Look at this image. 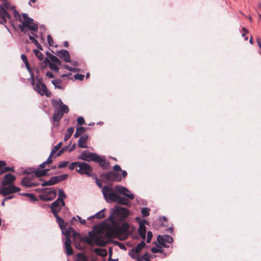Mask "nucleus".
Segmentation results:
<instances>
[{
    "label": "nucleus",
    "mask_w": 261,
    "mask_h": 261,
    "mask_svg": "<svg viewBox=\"0 0 261 261\" xmlns=\"http://www.w3.org/2000/svg\"><path fill=\"white\" fill-rule=\"evenodd\" d=\"M13 15L16 18H19V20L22 22L21 24L19 25V28L21 32L26 33L27 32V28L33 31H37L38 25L33 22V19L29 17L25 13L22 14L23 20H21L19 13L15 9L13 10Z\"/></svg>",
    "instance_id": "2"
},
{
    "label": "nucleus",
    "mask_w": 261,
    "mask_h": 261,
    "mask_svg": "<svg viewBox=\"0 0 261 261\" xmlns=\"http://www.w3.org/2000/svg\"><path fill=\"white\" fill-rule=\"evenodd\" d=\"M21 59L22 60V61H23L24 63L25 64V65L26 66V67L27 68L28 70H29V71L31 73V71H30V67H29V62H28V61L27 60V57L25 56V55L23 54V55H21Z\"/></svg>",
    "instance_id": "40"
},
{
    "label": "nucleus",
    "mask_w": 261,
    "mask_h": 261,
    "mask_svg": "<svg viewBox=\"0 0 261 261\" xmlns=\"http://www.w3.org/2000/svg\"><path fill=\"white\" fill-rule=\"evenodd\" d=\"M74 77L76 80L82 81L84 79V75L81 74H76L74 75Z\"/></svg>",
    "instance_id": "49"
},
{
    "label": "nucleus",
    "mask_w": 261,
    "mask_h": 261,
    "mask_svg": "<svg viewBox=\"0 0 261 261\" xmlns=\"http://www.w3.org/2000/svg\"><path fill=\"white\" fill-rule=\"evenodd\" d=\"M103 176L106 179L110 181H120L122 179L121 176L119 174L113 171L107 173Z\"/></svg>",
    "instance_id": "17"
},
{
    "label": "nucleus",
    "mask_w": 261,
    "mask_h": 261,
    "mask_svg": "<svg viewBox=\"0 0 261 261\" xmlns=\"http://www.w3.org/2000/svg\"><path fill=\"white\" fill-rule=\"evenodd\" d=\"M20 195L28 197L31 199V200L33 201H35L37 200L35 195L31 193H21Z\"/></svg>",
    "instance_id": "37"
},
{
    "label": "nucleus",
    "mask_w": 261,
    "mask_h": 261,
    "mask_svg": "<svg viewBox=\"0 0 261 261\" xmlns=\"http://www.w3.org/2000/svg\"><path fill=\"white\" fill-rule=\"evenodd\" d=\"M79 169H76V171L81 174H86L88 176H91V173L92 171V168L88 164L85 162H80Z\"/></svg>",
    "instance_id": "11"
},
{
    "label": "nucleus",
    "mask_w": 261,
    "mask_h": 261,
    "mask_svg": "<svg viewBox=\"0 0 261 261\" xmlns=\"http://www.w3.org/2000/svg\"><path fill=\"white\" fill-rule=\"evenodd\" d=\"M48 57L53 62L52 63H54L58 65H61V61L56 56L49 54L48 55Z\"/></svg>",
    "instance_id": "29"
},
{
    "label": "nucleus",
    "mask_w": 261,
    "mask_h": 261,
    "mask_svg": "<svg viewBox=\"0 0 261 261\" xmlns=\"http://www.w3.org/2000/svg\"><path fill=\"white\" fill-rule=\"evenodd\" d=\"M58 195L59 197L57 199H60L61 201H64L63 199L66 198V195L64 193V191L60 189L59 190Z\"/></svg>",
    "instance_id": "41"
},
{
    "label": "nucleus",
    "mask_w": 261,
    "mask_h": 261,
    "mask_svg": "<svg viewBox=\"0 0 261 261\" xmlns=\"http://www.w3.org/2000/svg\"><path fill=\"white\" fill-rule=\"evenodd\" d=\"M122 175L123 177H125L127 176V172L125 170L122 171Z\"/></svg>",
    "instance_id": "64"
},
{
    "label": "nucleus",
    "mask_w": 261,
    "mask_h": 261,
    "mask_svg": "<svg viewBox=\"0 0 261 261\" xmlns=\"http://www.w3.org/2000/svg\"><path fill=\"white\" fill-rule=\"evenodd\" d=\"M102 193L105 199L108 202H116L126 206L130 205V202L127 199L120 196L111 187L107 186H104L102 189Z\"/></svg>",
    "instance_id": "1"
},
{
    "label": "nucleus",
    "mask_w": 261,
    "mask_h": 261,
    "mask_svg": "<svg viewBox=\"0 0 261 261\" xmlns=\"http://www.w3.org/2000/svg\"><path fill=\"white\" fill-rule=\"evenodd\" d=\"M65 205L64 201H61L60 199H57L52 203L50 205V209L52 213L55 215L57 214L61 210L62 206Z\"/></svg>",
    "instance_id": "14"
},
{
    "label": "nucleus",
    "mask_w": 261,
    "mask_h": 261,
    "mask_svg": "<svg viewBox=\"0 0 261 261\" xmlns=\"http://www.w3.org/2000/svg\"><path fill=\"white\" fill-rule=\"evenodd\" d=\"M88 140V136L84 135L80 138L78 141L77 145L79 147L86 148H87V141Z\"/></svg>",
    "instance_id": "25"
},
{
    "label": "nucleus",
    "mask_w": 261,
    "mask_h": 261,
    "mask_svg": "<svg viewBox=\"0 0 261 261\" xmlns=\"http://www.w3.org/2000/svg\"><path fill=\"white\" fill-rule=\"evenodd\" d=\"M47 40L49 46H54V40L50 35H47Z\"/></svg>",
    "instance_id": "48"
},
{
    "label": "nucleus",
    "mask_w": 261,
    "mask_h": 261,
    "mask_svg": "<svg viewBox=\"0 0 261 261\" xmlns=\"http://www.w3.org/2000/svg\"><path fill=\"white\" fill-rule=\"evenodd\" d=\"M62 231V233L65 236L66 239L69 238L70 232L72 231V228L69 227L68 228H66V227H64L63 228H61Z\"/></svg>",
    "instance_id": "35"
},
{
    "label": "nucleus",
    "mask_w": 261,
    "mask_h": 261,
    "mask_svg": "<svg viewBox=\"0 0 261 261\" xmlns=\"http://www.w3.org/2000/svg\"><path fill=\"white\" fill-rule=\"evenodd\" d=\"M21 184L23 186L25 187H32L37 185V184L34 182L29 178L26 177L22 179Z\"/></svg>",
    "instance_id": "23"
},
{
    "label": "nucleus",
    "mask_w": 261,
    "mask_h": 261,
    "mask_svg": "<svg viewBox=\"0 0 261 261\" xmlns=\"http://www.w3.org/2000/svg\"><path fill=\"white\" fill-rule=\"evenodd\" d=\"M150 209L147 207L141 208V213L143 217H147L149 215Z\"/></svg>",
    "instance_id": "42"
},
{
    "label": "nucleus",
    "mask_w": 261,
    "mask_h": 261,
    "mask_svg": "<svg viewBox=\"0 0 261 261\" xmlns=\"http://www.w3.org/2000/svg\"><path fill=\"white\" fill-rule=\"evenodd\" d=\"M137 261H143V258L142 256H140L139 255L137 256V258H135Z\"/></svg>",
    "instance_id": "61"
},
{
    "label": "nucleus",
    "mask_w": 261,
    "mask_h": 261,
    "mask_svg": "<svg viewBox=\"0 0 261 261\" xmlns=\"http://www.w3.org/2000/svg\"><path fill=\"white\" fill-rule=\"evenodd\" d=\"M34 53L40 60L41 61L44 58L43 55L39 50L37 49H34Z\"/></svg>",
    "instance_id": "43"
},
{
    "label": "nucleus",
    "mask_w": 261,
    "mask_h": 261,
    "mask_svg": "<svg viewBox=\"0 0 261 261\" xmlns=\"http://www.w3.org/2000/svg\"><path fill=\"white\" fill-rule=\"evenodd\" d=\"M61 145H62V142H60L54 147V148L51 150V151L50 153V155L49 156H50V158H51V157L55 154V153L60 148V147H61Z\"/></svg>",
    "instance_id": "36"
},
{
    "label": "nucleus",
    "mask_w": 261,
    "mask_h": 261,
    "mask_svg": "<svg viewBox=\"0 0 261 261\" xmlns=\"http://www.w3.org/2000/svg\"><path fill=\"white\" fill-rule=\"evenodd\" d=\"M71 243V242L69 238H67L64 242V245L66 249V252L68 255H71L73 253Z\"/></svg>",
    "instance_id": "24"
},
{
    "label": "nucleus",
    "mask_w": 261,
    "mask_h": 261,
    "mask_svg": "<svg viewBox=\"0 0 261 261\" xmlns=\"http://www.w3.org/2000/svg\"><path fill=\"white\" fill-rule=\"evenodd\" d=\"M147 237L150 238L152 239V233L150 231H148L147 232Z\"/></svg>",
    "instance_id": "63"
},
{
    "label": "nucleus",
    "mask_w": 261,
    "mask_h": 261,
    "mask_svg": "<svg viewBox=\"0 0 261 261\" xmlns=\"http://www.w3.org/2000/svg\"><path fill=\"white\" fill-rule=\"evenodd\" d=\"M80 162H72L69 166V168L70 170H73L75 168H77L79 166Z\"/></svg>",
    "instance_id": "45"
},
{
    "label": "nucleus",
    "mask_w": 261,
    "mask_h": 261,
    "mask_svg": "<svg viewBox=\"0 0 261 261\" xmlns=\"http://www.w3.org/2000/svg\"><path fill=\"white\" fill-rule=\"evenodd\" d=\"M94 252L98 255L105 256L107 255V251L104 249L95 248Z\"/></svg>",
    "instance_id": "31"
},
{
    "label": "nucleus",
    "mask_w": 261,
    "mask_h": 261,
    "mask_svg": "<svg viewBox=\"0 0 261 261\" xmlns=\"http://www.w3.org/2000/svg\"><path fill=\"white\" fill-rule=\"evenodd\" d=\"M69 164V162H67V161H62V162H60L59 163V165H58V168H65L66 167L67 165Z\"/></svg>",
    "instance_id": "47"
},
{
    "label": "nucleus",
    "mask_w": 261,
    "mask_h": 261,
    "mask_svg": "<svg viewBox=\"0 0 261 261\" xmlns=\"http://www.w3.org/2000/svg\"><path fill=\"white\" fill-rule=\"evenodd\" d=\"M85 129L83 127H79L77 128L76 130L77 133H78L79 134H80V135H81L82 134H83L84 132H85Z\"/></svg>",
    "instance_id": "51"
},
{
    "label": "nucleus",
    "mask_w": 261,
    "mask_h": 261,
    "mask_svg": "<svg viewBox=\"0 0 261 261\" xmlns=\"http://www.w3.org/2000/svg\"><path fill=\"white\" fill-rule=\"evenodd\" d=\"M77 122L80 125H82L85 123V120L82 116L79 117L77 118Z\"/></svg>",
    "instance_id": "50"
},
{
    "label": "nucleus",
    "mask_w": 261,
    "mask_h": 261,
    "mask_svg": "<svg viewBox=\"0 0 261 261\" xmlns=\"http://www.w3.org/2000/svg\"><path fill=\"white\" fill-rule=\"evenodd\" d=\"M46 75L49 78H53L54 77L53 73L50 71L47 72Z\"/></svg>",
    "instance_id": "59"
},
{
    "label": "nucleus",
    "mask_w": 261,
    "mask_h": 261,
    "mask_svg": "<svg viewBox=\"0 0 261 261\" xmlns=\"http://www.w3.org/2000/svg\"><path fill=\"white\" fill-rule=\"evenodd\" d=\"M115 210L118 215H120L121 219H124L128 214V210L124 207L116 206L115 207Z\"/></svg>",
    "instance_id": "21"
},
{
    "label": "nucleus",
    "mask_w": 261,
    "mask_h": 261,
    "mask_svg": "<svg viewBox=\"0 0 261 261\" xmlns=\"http://www.w3.org/2000/svg\"><path fill=\"white\" fill-rule=\"evenodd\" d=\"M152 253H162L163 250L160 246H156L155 247H152L151 249Z\"/></svg>",
    "instance_id": "39"
},
{
    "label": "nucleus",
    "mask_w": 261,
    "mask_h": 261,
    "mask_svg": "<svg viewBox=\"0 0 261 261\" xmlns=\"http://www.w3.org/2000/svg\"><path fill=\"white\" fill-rule=\"evenodd\" d=\"M57 65H58L55 64L54 63H49V67L52 71L58 72L59 71V68Z\"/></svg>",
    "instance_id": "44"
},
{
    "label": "nucleus",
    "mask_w": 261,
    "mask_h": 261,
    "mask_svg": "<svg viewBox=\"0 0 261 261\" xmlns=\"http://www.w3.org/2000/svg\"><path fill=\"white\" fill-rule=\"evenodd\" d=\"M59 57L66 62H70V56L68 51L62 49L57 51Z\"/></svg>",
    "instance_id": "20"
},
{
    "label": "nucleus",
    "mask_w": 261,
    "mask_h": 261,
    "mask_svg": "<svg viewBox=\"0 0 261 261\" xmlns=\"http://www.w3.org/2000/svg\"><path fill=\"white\" fill-rule=\"evenodd\" d=\"M105 209H102L101 211L96 213L95 215L88 218V220H90L92 218H96L97 219H101L105 217L104 211Z\"/></svg>",
    "instance_id": "28"
},
{
    "label": "nucleus",
    "mask_w": 261,
    "mask_h": 261,
    "mask_svg": "<svg viewBox=\"0 0 261 261\" xmlns=\"http://www.w3.org/2000/svg\"><path fill=\"white\" fill-rule=\"evenodd\" d=\"M114 170L115 171H120L121 170V168L120 167V166H119L118 165H115L114 166Z\"/></svg>",
    "instance_id": "58"
},
{
    "label": "nucleus",
    "mask_w": 261,
    "mask_h": 261,
    "mask_svg": "<svg viewBox=\"0 0 261 261\" xmlns=\"http://www.w3.org/2000/svg\"><path fill=\"white\" fill-rule=\"evenodd\" d=\"M53 161L50 156H49L46 161L43 162L39 165L38 167L34 172L36 176L41 177L47 174V172L49 171V169H44L43 168L45 165L50 164L52 163Z\"/></svg>",
    "instance_id": "8"
},
{
    "label": "nucleus",
    "mask_w": 261,
    "mask_h": 261,
    "mask_svg": "<svg viewBox=\"0 0 261 261\" xmlns=\"http://www.w3.org/2000/svg\"><path fill=\"white\" fill-rule=\"evenodd\" d=\"M115 190L117 192L125 196L127 199H133L134 195L126 188L121 186H116Z\"/></svg>",
    "instance_id": "12"
},
{
    "label": "nucleus",
    "mask_w": 261,
    "mask_h": 261,
    "mask_svg": "<svg viewBox=\"0 0 261 261\" xmlns=\"http://www.w3.org/2000/svg\"><path fill=\"white\" fill-rule=\"evenodd\" d=\"M51 83L54 86L55 88L59 89H64L65 85L63 83L62 80L60 79L53 80L51 81Z\"/></svg>",
    "instance_id": "26"
},
{
    "label": "nucleus",
    "mask_w": 261,
    "mask_h": 261,
    "mask_svg": "<svg viewBox=\"0 0 261 261\" xmlns=\"http://www.w3.org/2000/svg\"><path fill=\"white\" fill-rule=\"evenodd\" d=\"M52 105L55 108L56 111L63 113H67L69 109L68 106L62 102L61 99L58 100H52Z\"/></svg>",
    "instance_id": "9"
},
{
    "label": "nucleus",
    "mask_w": 261,
    "mask_h": 261,
    "mask_svg": "<svg viewBox=\"0 0 261 261\" xmlns=\"http://www.w3.org/2000/svg\"><path fill=\"white\" fill-rule=\"evenodd\" d=\"M33 35V36H32L31 35H29V39L30 40L33 42L34 40H35V38H37V35L34 34V33H32Z\"/></svg>",
    "instance_id": "56"
},
{
    "label": "nucleus",
    "mask_w": 261,
    "mask_h": 261,
    "mask_svg": "<svg viewBox=\"0 0 261 261\" xmlns=\"http://www.w3.org/2000/svg\"><path fill=\"white\" fill-rule=\"evenodd\" d=\"M89 236L84 237H79V241L80 243H86L90 245H93L95 244V234L93 235L92 232H89Z\"/></svg>",
    "instance_id": "15"
},
{
    "label": "nucleus",
    "mask_w": 261,
    "mask_h": 261,
    "mask_svg": "<svg viewBox=\"0 0 261 261\" xmlns=\"http://www.w3.org/2000/svg\"><path fill=\"white\" fill-rule=\"evenodd\" d=\"M54 215L56 218L57 221V222H58V223L60 228H63L64 227H66V225L64 223V220L62 218L59 217L58 216V215H57V214H55Z\"/></svg>",
    "instance_id": "32"
},
{
    "label": "nucleus",
    "mask_w": 261,
    "mask_h": 261,
    "mask_svg": "<svg viewBox=\"0 0 261 261\" xmlns=\"http://www.w3.org/2000/svg\"><path fill=\"white\" fill-rule=\"evenodd\" d=\"M77 218L82 224H85L86 223V220L85 219H82L80 216H77Z\"/></svg>",
    "instance_id": "57"
},
{
    "label": "nucleus",
    "mask_w": 261,
    "mask_h": 261,
    "mask_svg": "<svg viewBox=\"0 0 261 261\" xmlns=\"http://www.w3.org/2000/svg\"><path fill=\"white\" fill-rule=\"evenodd\" d=\"M79 159L86 161H93L98 163L103 168H107L109 166V163L106 162L104 156H100L94 153H88L84 151L79 156Z\"/></svg>",
    "instance_id": "3"
},
{
    "label": "nucleus",
    "mask_w": 261,
    "mask_h": 261,
    "mask_svg": "<svg viewBox=\"0 0 261 261\" xmlns=\"http://www.w3.org/2000/svg\"><path fill=\"white\" fill-rule=\"evenodd\" d=\"M74 128L72 127H69L67 129V133L64 136V140L67 141L68 139L70 138L72 134H73L74 132Z\"/></svg>",
    "instance_id": "34"
},
{
    "label": "nucleus",
    "mask_w": 261,
    "mask_h": 261,
    "mask_svg": "<svg viewBox=\"0 0 261 261\" xmlns=\"http://www.w3.org/2000/svg\"><path fill=\"white\" fill-rule=\"evenodd\" d=\"M146 244L144 241H141L137 246L134 248V250L138 253L142 250L145 246Z\"/></svg>",
    "instance_id": "33"
},
{
    "label": "nucleus",
    "mask_w": 261,
    "mask_h": 261,
    "mask_svg": "<svg viewBox=\"0 0 261 261\" xmlns=\"http://www.w3.org/2000/svg\"><path fill=\"white\" fill-rule=\"evenodd\" d=\"M64 152V148H62L61 150H60L56 155V156H60L62 153Z\"/></svg>",
    "instance_id": "60"
},
{
    "label": "nucleus",
    "mask_w": 261,
    "mask_h": 261,
    "mask_svg": "<svg viewBox=\"0 0 261 261\" xmlns=\"http://www.w3.org/2000/svg\"><path fill=\"white\" fill-rule=\"evenodd\" d=\"M108 242V238L102 234L98 233L95 234V243L98 246H103L107 244Z\"/></svg>",
    "instance_id": "16"
},
{
    "label": "nucleus",
    "mask_w": 261,
    "mask_h": 261,
    "mask_svg": "<svg viewBox=\"0 0 261 261\" xmlns=\"http://www.w3.org/2000/svg\"><path fill=\"white\" fill-rule=\"evenodd\" d=\"M68 176V174H65L58 176H53L50 178V181L51 182L52 185H54L66 179Z\"/></svg>",
    "instance_id": "22"
},
{
    "label": "nucleus",
    "mask_w": 261,
    "mask_h": 261,
    "mask_svg": "<svg viewBox=\"0 0 261 261\" xmlns=\"http://www.w3.org/2000/svg\"><path fill=\"white\" fill-rule=\"evenodd\" d=\"M16 177L11 174H7L5 175L3 180L2 182V186H5L11 185L15 181Z\"/></svg>",
    "instance_id": "19"
},
{
    "label": "nucleus",
    "mask_w": 261,
    "mask_h": 261,
    "mask_svg": "<svg viewBox=\"0 0 261 261\" xmlns=\"http://www.w3.org/2000/svg\"><path fill=\"white\" fill-rule=\"evenodd\" d=\"M20 189L13 185H7L0 187V195L6 196L20 191Z\"/></svg>",
    "instance_id": "7"
},
{
    "label": "nucleus",
    "mask_w": 261,
    "mask_h": 261,
    "mask_svg": "<svg viewBox=\"0 0 261 261\" xmlns=\"http://www.w3.org/2000/svg\"><path fill=\"white\" fill-rule=\"evenodd\" d=\"M129 255L133 258L135 259L137 258V256L139 255L138 253L136 252L135 250H134V248H133L131 251L129 252Z\"/></svg>",
    "instance_id": "46"
},
{
    "label": "nucleus",
    "mask_w": 261,
    "mask_h": 261,
    "mask_svg": "<svg viewBox=\"0 0 261 261\" xmlns=\"http://www.w3.org/2000/svg\"><path fill=\"white\" fill-rule=\"evenodd\" d=\"M41 185L42 186H51V185H52L51 182H50V179L48 180V181H42V182L41 184Z\"/></svg>",
    "instance_id": "53"
},
{
    "label": "nucleus",
    "mask_w": 261,
    "mask_h": 261,
    "mask_svg": "<svg viewBox=\"0 0 261 261\" xmlns=\"http://www.w3.org/2000/svg\"><path fill=\"white\" fill-rule=\"evenodd\" d=\"M63 116V114H62V113L55 110L53 116V119L55 121H59L62 118Z\"/></svg>",
    "instance_id": "30"
},
{
    "label": "nucleus",
    "mask_w": 261,
    "mask_h": 261,
    "mask_svg": "<svg viewBox=\"0 0 261 261\" xmlns=\"http://www.w3.org/2000/svg\"><path fill=\"white\" fill-rule=\"evenodd\" d=\"M56 192L53 189H47L39 195L40 199L44 201H51L56 196Z\"/></svg>",
    "instance_id": "10"
},
{
    "label": "nucleus",
    "mask_w": 261,
    "mask_h": 261,
    "mask_svg": "<svg viewBox=\"0 0 261 261\" xmlns=\"http://www.w3.org/2000/svg\"><path fill=\"white\" fill-rule=\"evenodd\" d=\"M31 74V84L33 86V89L41 95H46L47 97H50L51 93L49 92L45 85L42 83L40 80H37L35 83L34 76L32 73Z\"/></svg>",
    "instance_id": "4"
},
{
    "label": "nucleus",
    "mask_w": 261,
    "mask_h": 261,
    "mask_svg": "<svg viewBox=\"0 0 261 261\" xmlns=\"http://www.w3.org/2000/svg\"><path fill=\"white\" fill-rule=\"evenodd\" d=\"M1 1L3 4L0 7V23L4 24L7 22V18H11V16L7 11L9 9H14V7H11L7 0Z\"/></svg>",
    "instance_id": "5"
},
{
    "label": "nucleus",
    "mask_w": 261,
    "mask_h": 261,
    "mask_svg": "<svg viewBox=\"0 0 261 261\" xmlns=\"http://www.w3.org/2000/svg\"><path fill=\"white\" fill-rule=\"evenodd\" d=\"M142 257L143 258V260H145V261H150V256L149 255L146 253H145L143 256Z\"/></svg>",
    "instance_id": "52"
},
{
    "label": "nucleus",
    "mask_w": 261,
    "mask_h": 261,
    "mask_svg": "<svg viewBox=\"0 0 261 261\" xmlns=\"http://www.w3.org/2000/svg\"><path fill=\"white\" fill-rule=\"evenodd\" d=\"M76 261H88L87 257L83 253L77 254Z\"/></svg>",
    "instance_id": "38"
},
{
    "label": "nucleus",
    "mask_w": 261,
    "mask_h": 261,
    "mask_svg": "<svg viewBox=\"0 0 261 261\" xmlns=\"http://www.w3.org/2000/svg\"><path fill=\"white\" fill-rule=\"evenodd\" d=\"M14 196L13 195H10V196H7V197H6L4 199H5V200H10L11 199H12L14 198Z\"/></svg>",
    "instance_id": "62"
},
{
    "label": "nucleus",
    "mask_w": 261,
    "mask_h": 261,
    "mask_svg": "<svg viewBox=\"0 0 261 261\" xmlns=\"http://www.w3.org/2000/svg\"><path fill=\"white\" fill-rule=\"evenodd\" d=\"M75 245L76 248H77V249H79L80 250H82L84 248L83 246L81 245L80 243H78L76 241H75Z\"/></svg>",
    "instance_id": "55"
},
{
    "label": "nucleus",
    "mask_w": 261,
    "mask_h": 261,
    "mask_svg": "<svg viewBox=\"0 0 261 261\" xmlns=\"http://www.w3.org/2000/svg\"><path fill=\"white\" fill-rule=\"evenodd\" d=\"M147 221L145 220H140L139 222V227L138 228V233L142 239H144L146 237V229L145 224Z\"/></svg>",
    "instance_id": "18"
},
{
    "label": "nucleus",
    "mask_w": 261,
    "mask_h": 261,
    "mask_svg": "<svg viewBox=\"0 0 261 261\" xmlns=\"http://www.w3.org/2000/svg\"><path fill=\"white\" fill-rule=\"evenodd\" d=\"M128 224L124 223L116 228L115 232L121 240H125L128 236Z\"/></svg>",
    "instance_id": "6"
},
{
    "label": "nucleus",
    "mask_w": 261,
    "mask_h": 261,
    "mask_svg": "<svg viewBox=\"0 0 261 261\" xmlns=\"http://www.w3.org/2000/svg\"><path fill=\"white\" fill-rule=\"evenodd\" d=\"M6 165V163L5 161H0V174H2L5 172H8L9 171H14L13 168H10L5 167Z\"/></svg>",
    "instance_id": "27"
},
{
    "label": "nucleus",
    "mask_w": 261,
    "mask_h": 261,
    "mask_svg": "<svg viewBox=\"0 0 261 261\" xmlns=\"http://www.w3.org/2000/svg\"><path fill=\"white\" fill-rule=\"evenodd\" d=\"M63 67L70 71H75L76 70V68H75L74 67H70L68 66V65H64Z\"/></svg>",
    "instance_id": "54"
},
{
    "label": "nucleus",
    "mask_w": 261,
    "mask_h": 261,
    "mask_svg": "<svg viewBox=\"0 0 261 261\" xmlns=\"http://www.w3.org/2000/svg\"><path fill=\"white\" fill-rule=\"evenodd\" d=\"M157 241L160 245L167 248L168 247L167 243H171L173 242V239L169 235H159L157 238Z\"/></svg>",
    "instance_id": "13"
}]
</instances>
